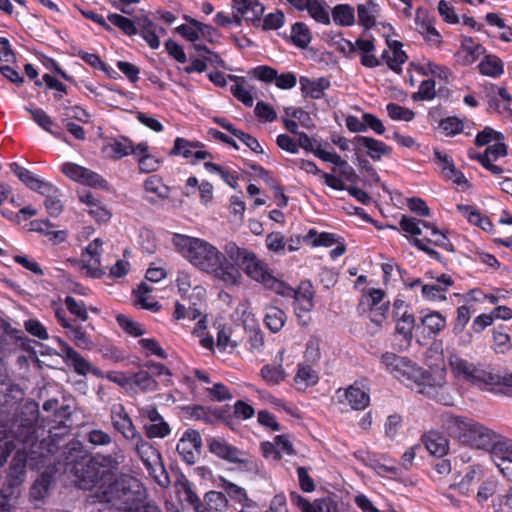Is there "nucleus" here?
<instances>
[{
	"mask_svg": "<svg viewBox=\"0 0 512 512\" xmlns=\"http://www.w3.org/2000/svg\"><path fill=\"white\" fill-rule=\"evenodd\" d=\"M209 451L231 463H251L246 453L230 445L225 440L213 438L208 443Z\"/></svg>",
	"mask_w": 512,
	"mask_h": 512,
	"instance_id": "aec40b11",
	"label": "nucleus"
},
{
	"mask_svg": "<svg viewBox=\"0 0 512 512\" xmlns=\"http://www.w3.org/2000/svg\"><path fill=\"white\" fill-rule=\"evenodd\" d=\"M233 78L236 80V83L231 86V93L245 106L251 107L254 103L255 88L247 85L244 80L240 81L238 77L234 76Z\"/></svg>",
	"mask_w": 512,
	"mask_h": 512,
	"instance_id": "37998d69",
	"label": "nucleus"
},
{
	"mask_svg": "<svg viewBox=\"0 0 512 512\" xmlns=\"http://www.w3.org/2000/svg\"><path fill=\"white\" fill-rule=\"evenodd\" d=\"M345 398L352 409H365L370 402L369 394L361 388L358 383H354L345 391Z\"/></svg>",
	"mask_w": 512,
	"mask_h": 512,
	"instance_id": "c9c22d12",
	"label": "nucleus"
},
{
	"mask_svg": "<svg viewBox=\"0 0 512 512\" xmlns=\"http://www.w3.org/2000/svg\"><path fill=\"white\" fill-rule=\"evenodd\" d=\"M252 280L283 297H293L294 311L299 319L306 316L314 306L315 292L310 282H301L295 290L277 278L268 264L262 259L259 261Z\"/></svg>",
	"mask_w": 512,
	"mask_h": 512,
	"instance_id": "7ed1b4c3",
	"label": "nucleus"
},
{
	"mask_svg": "<svg viewBox=\"0 0 512 512\" xmlns=\"http://www.w3.org/2000/svg\"><path fill=\"white\" fill-rule=\"evenodd\" d=\"M30 113L34 122L46 132L53 135L55 138L67 142L65 135L62 132L54 131V121L52 118L41 108H26Z\"/></svg>",
	"mask_w": 512,
	"mask_h": 512,
	"instance_id": "72a5a7b5",
	"label": "nucleus"
},
{
	"mask_svg": "<svg viewBox=\"0 0 512 512\" xmlns=\"http://www.w3.org/2000/svg\"><path fill=\"white\" fill-rule=\"evenodd\" d=\"M291 39L297 47L306 48L312 40L310 29L303 22L293 24L291 28Z\"/></svg>",
	"mask_w": 512,
	"mask_h": 512,
	"instance_id": "09e8293b",
	"label": "nucleus"
},
{
	"mask_svg": "<svg viewBox=\"0 0 512 512\" xmlns=\"http://www.w3.org/2000/svg\"><path fill=\"white\" fill-rule=\"evenodd\" d=\"M236 318L241 321L243 326L246 327H257V319L250 309V305L247 301L240 302L235 309Z\"/></svg>",
	"mask_w": 512,
	"mask_h": 512,
	"instance_id": "4d7b16f0",
	"label": "nucleus"
},
{
	"mask_svg": "<svg viewBox=\"0 0 512 512\" xmlns=\"http://www.w3.org/2000/svg\"><path fill=\"white\" fill-rule=\"evenodd\" d=\"M424 443L430 454L434 456L443 457L449 451L448 439L437 432H429L425 435Z\"/></svg>",
	"mask_w": 512,
	"mask_h": 512,
	"instance_id": "e433bc0d",
	"label": "nucleus"
},
{
	"mask_svg": "<svg viewBox=\"0 0 512 512\" xmlns=\"http://www.w3.org/2000/svg\"><path fill=\"white\" fill-rule=\"evenodd\" d=\"M384 296L385 293L382 289L370 288L365 290L359 302V310L366 313L367 310L386 304L387 302L383 301Z\"/></svg>",
	"mask_w": 512,
	"mask_h": 512,
	"instance_id": "79ce46f5",
	"label": "nucleus"
},
{
	"mask_svg": "<svg viewBox=\"0 0 512 512\" xmlns=\"http://www.w3.org/2000/svg\"><path fill=\"white\" fill-rule=\"evenodd\" d=\"M498 482L494 477H488L481 481L476 499L479 503L487 501L491 496H493L497 490Z\"/></svg>",
	"mask_w": 512,
	"mask_h": 512,
	"instance_id": "680f3d73",
	"label": "nucleus"
},
{
	"mask_svg": "<svg viewBox=\"0 0 512 512\" xmlns=\"http://www.w3.org/2000/svg\"><path fill=\"white\" fill-rule=\"evenodd\" d=\"M141 28V35L147 44L152 49H158L160 47V36L166 33L165 29L157 26L152 20L147 17L139 20Z\"/></svg>",
	"mask_w": 512,
	"mask_h": 512,
	"instance_id": "473e14b6",
	"label": "nucleus"
},
{
	"mask_svg": "<svg viewBox=\"0 0 512 512\" xmlns=\"http://www.w3.org/2000/svg\"><path fill=\"white\" fill-rule=\"evenodd\" d=\"M98 466L96 460L88 463L86 472L90 474V479H82L79 483L81 488L99 487L105 500L112 502L117 512H158L156 506L145 503L144 493L138 484L136 490H132L131 486L127 488L125 480L116 481L110 470H100Z\"/></svg>",
	"mask_w": 512,
	"mask_h": 512,
	"instance_id": "f03ea898",
	"label": "nucleus"
},
{
	"mask_svg": "<svg viewBox=\"0 0 512 512\" xmlns=\"http://www.w3.org/2000/svg\"><path fill=\"white\" fill-rule=\"evenodd\" d=\"M217 481V486L222 488L226 494L237 503L245 501L248 497L246 490L237 484H234L223 477H219Z\"/></svg>",
	"mask_w": 512,
	"mask_h": 512,
	"instance_id": "603ef678",
	"label": "nucleus"
},
{
	"mask_svg": "<svg viewBox=\"0 0 512 512\" xmlns=\"http://www.w3.org/2000/svg\"><path fill=\"white\" fill-rule=\"evenodd\" d=\"M68 334L70 339L75 343V345L84 350H91L94 347L93 341L86 334L85 331L79 326L72 325L68 329Z\"/></svg>",
	"mask_w": 512,
	"mask_h": 512,
	"instance_id": "6e6d98bb",
	"label": "nucleus"
},
{
	"mask_svg": "<svg viewBox=\"0 0 512 512\" xmlns=\"http://www.w3.org/2000/svg\"><path fill=\"white\" fill-rule=\"evenodd\" d=\"M413 66L415 71L423 76L433 75L446 81L451 76V71L449 68L438 65L432 61H423Z\"/></svg>",
	"mask_w": 512,
	"mask_h": 512,
	"instance_id": "c03bdc74",
	"label": "nucleus"
},
{
	"mask_svg": "<svg viewBox=\"0 0 512 512\" xmlns=\"http://www.w3.org/2000/svg\"><path fill=\"white\" fill-rule=\"evenodd\" d=\"M175 250L194 268L207 274L225 287H236L245 273L252 280L260 258L235 242H227L222 250L211 242L183 234H174Z\"/></svg>",
	"mask_w": 512,
	"mask_h": 512,
	"instance_id": "f257e3e1",
	"label": "nucleus"
},
{
	"mask_svg": "<svg viewBox=\"0 0 512 512\" xmlns=\"http://www.w3.org/2000/svg\"><path fill=\"white\" fill-rule=\"evenodd\" d=\"M140 347L149 356H156L161 359L167 358V353L161 347L160 343L154 338H143L138 341Z\"/></svg>",
	"mask_w": 512,
	"mask_h": 512,
	"instance_id": "338daca9",
	"label": "nucleus"
},
{
	"mask_svg": "<svg viewBox=\"0 0 512 512\" xmlns=\"http://www.w3.org/2000/svg\"><path fill=\"white\" fill-rule=\"evenodd\" d=\"M54 340L59 345L60 355L64 361L69 362L77 374L87 375L91 370V363L61 338L55 337Z\"/></svg>",
	"mask_w": 512,
	"mask_h": 512,
	"instance_id": "b1692460",
	"label": "nucleus"
},
{
	"mask_svg": "<svg viewBox=\"0 0 512 512\" xmlns=\"http://www.w3.org/2000/svg\"><path fill=\"white\" fill-rule=\"evenodd\" d=\"M117 323L119 326L128 334L138 337L145 333V328L139 324L138 322L131 319L129 316L124 314H119L116 317Z\"/></svg>",
	"mask_w": 512,
	"mask_h": 512,
	"instance_id": "052dcab7",
	"label": "nucleus"
},
{
	"mask_svg": "<svg viewBox=\"0 0 512 512\" xmlns=\"http://www.w3.org/2000/svg\"><path fill=\"white\" fill-rule=\"evenodd\" d=\"M334 22L339 26H352L355 23V14L352 6L348 4L336 5L331 12Z\"/></svg>",
	"mask_w": 512,
	"mask_h": 512,
	"instance_id": "49530a36",
	"label": "nucleus"
},
{
	"mask_svg": "<svg viewBox=\"0 0 512 512\" xmlns=\"http://www.w3.org/2000/svg\"><path fill=\"white\" fill-rule=\"evenodd\" d=\"M31 230L42 233L44 235L50 236L54 242L60 243L66 239V233L64 231H54L52 230V225L47 221H32L31 222Z\"/></svg>",
	"mask_w": 512,
	"mask_h": 512,
	"instance_id": "864d4df0",
	"label": "nucleus"
},
{
	"mask_svg": "<svg viewBox=\"0 0 512 512\" xmlns=\"http://www.w3.org/2000/svg\"><path fill=\"white\" fill-rule=\"evenodd\" d=\"M107 19L126 35L133 36L137 34V27L131 19L117 13H110Z\"/></svg>",
	"mask_w": 512,
	"mask_h": 512,
	"instance_id": "5fc2aeb1",
	"label": "nucleus"
},
{
	"mask_svg": "<svg viewBox=\"0 0 512 512\" xmlns=\"http://www.w3.org/2000/svg\"><path fill=\"white\" fill-rule=\"evenodd\" d=\"M482 75L497 78L503 74V62L494 55L485 56L478 65Z\"/></svg>",
	"mask_w": 512,
	"mask_h": 512,
	"instance_id": "a18cd8bd",
	"label": "nucleus"
},
{
	"mask_svg": "<svg viewBox=\"0 0 512 512\" xmlns=\"http://www.w3.org/2000/svg\"><path fill=\"white\" fill-rule=\"evenodd\" d=\"M131 378L132 384H135L144 392H152L157 390V382L147 371H139Z\"/></svg>",
	"mask_w": 512,
	"mask_h": 512,
	"instance_id": "69168bd1",
	"label": "nucleus"
},
{
	"mask_svg": "<svg viewBox=\"0 0 512 512\" xmlns=\"http://www.w3.org/2000/svg\"><path fill=\"white\" fill-rule=\"evenodd\" d=\"M415 25L416 30L430 46L435 48L441 47L443 43L442 35L434 27L426 9L419 7L416 10Z\"/></svg>",
	"mask_w": 512,
	"mask_h": 512,
	"instance_id": "6ab92c4d",
	"label": "nucleus"
},
{
	"mask_svg": "<svg viewBox=\"0 0 512 512\" xmlns=\"http://www.w3.org/2000/svg\"><path fill=\"white\" fill-rule=\"evenodd\" d=\"M415 25L416 30L430 46L435 48L441 47L443 43L442 35L434 27L426 9L419 7L416 10Z\"/></svg>",
	"mask_w": 512,
	"mask_h": 512,
	"instance_id": "a211bd4d",
	"label": "nucleus"
},
{
	"mask_svg": "<svg viewBox=\"0 0 512 512\" xmlns=\"http://www.w3.org/2000/svg\"><path fill=\"white\" fill-rule=\"evenodd\" d=\"M298 141V147L300 146L304 150L312 152L319 159H321L322 154L331 153V151L324 149L321 144L310 138L306 133H299Z\"/></svg>",
	"mask_w": 512,
	"mask_h": 512,
	"instance_id": "bf43d9fd",
	"label": "nucleus"
},
{
	"mask_svg": "<svg viewBox=\"0 0 512 512\" xmlns=\"http://www.w3.org/2000/svg\"><path fill=\"white\" fill-rule=\"evenodd\" d=\"M202 312L196 308L195 306H190L186 308L183 304L176 302L175 309L173 312V320L180 321L184 319H188L190 321H195L199 317H201Z\"/></svg>",
	"mask_w": 512,
	"mask_h": 512,
	"instance_id": "0e129e2a",
	"label": "nucleus"
},
{
	"mask_svg": "<svg viewBox=\"0 0 512 512\" xmlns=\"http://www.w3.org/2000/svg\"><path fill=\"white\" fill-rule=\"evenodd\" d=\"M188 24H182L175 28V31L190 42H196L201 37H208L211 35L213 28L210 25L204 24L196 19L185 16Z\"/></svg>",
	"mask_w": 512,
	"mask_h": 512,
	"instance_id": "bb28decb",
	"label": "nucleus"
},
{
	"mask_svg": "<svg viewBox=\"0 0 512 512\" xmlns=\"http://www.w3.org/2000/svg\"><path fill=\"white\" fill-rule=\"evenodd\" d=\"M422 297L430 302H440L446 300V292L444 287L441 288L438 284L429 283L422 285Z\"/></svg>",
	"mask_w": 512,
	"mask_h": 512,
	"instance_id": "774afa93",
	"label": "nucleus"
},
{
	"mask_svg": "<svg viewBox=\"0 0 512 512\" xmlns=\"http://www.w3.org/2000/svg\"><path fill=\"white\" fill-rule=\"evenodd\" d=\"M299 82L303 96L312 99L322 98L325 91L330 87V81L325 77H320L318 79L301 77Z\"/></svg>",
	"mask_w": 512,
	"mask_h": 512,
	"instance_id": "7c9ffc66",
	"label": "nucleus"
},
{
	"mask_svg": "<svg viewBox=\"0 0 512 512\" xmlns=\"http://www.w3.org/2000/svg\"><path fill=\"white\" fill-rule=\"evenodd\" d=\"M375 12L376 4L372 1L358 5L357 13L359 23L367 28L373 26L375 24Z\"/></svg>",
	"mask_w": 512,
	"mask_h": 512,
	"instance_id": "13d9d810",
	"label": "nucleus"
},
{
	"mask_svg": "<svg viewBox=\"0 0 512 512\" xmlns=\"http://www.w3.org/2000/svg\"><path fill=\"white\" fill-rule=\"evenodd\" d=\"M172 154L180 155L193 163L210 157V154L203 149V145L200 142H190L180 137L174 141Z\"/></svg>",
	"mask_w": 512,
	"mask_h": 512,
	"instance_id": "4be33fe9",
	"label": "nucleus"
},
{
	"mask_svg": "<svg viewBox=\"0 0 512 512\" xmlns=\"http://www.w3.org/2000/svg\"><path fill=\"white\" fill-rule=\"evenodd\" d=\"M260 374L262 379L269 385H278L287 376V373L282 367V365H265L262 367Z\"/></svg>",
	"mask_w": 512,
	"mask_h": 512,
	"instance_id": "3c124183",
	"label": "nucleus"
},
{
	"mask_svg": "<svg viewBox=\"0 0 512 512\" xmlns=\"http://www.w3.org/2000/svg\"><path fill=\"white\" fill-rule=\"evenodd\" d=\"M62 173L72 181L90 187H106V181L96 172L80 166L73 162H66L61 165Z\"/></svg>",
	"mask_w": 512,
	"mask_h": 512,
	"instance_id": "9d476101",
	"label": "nucleus"
},
{
	"mask_svg": "<svg viewBox=\"0 0 512 512\" xmlns=\"http://www.w3.org/2000/svg\"><path fill=\"white\" fill-rule=\"evenodd\" d=\"M446 384V372L444 368L431 369L430 372L421 369V376L416 377L412 388L439 402H445V397L440 395L439 390Z\"/></svg>",
	"mask_w": 512,
	"mask_h": 512,
	"instance_id": "6e6552de",
	"label": "nucleus"
},
{
	"mask_svg": "<svg viewBox=\"0 0 512 512\" xmlns=\"http://www.w3.org/2000/svg\"><path fill=\"white\" fill-rule=\"evenodd\" d=\"M113 428L119 432L126 441H132L140 433L122 404H114L110 414Z\"/></svg>",
	"mask_w": 512,
	"mask_h": 512,
	"instance_id": "dca6fc26",
	"label": "nucleus"
},
{
	"mask_svg": "<svg viewBox=\"0 0 512 512\" xmlns=\"http://www.w3.org/2000/svg\"><path fill=\"white\" fill-rule=\"evenodd\" d=\"M355 53L360 56V62L367 68H375L381 64L376 56L375 40L371 37H360L356 40Z\"/></svg>",
	"mask_w": 512,
	"mask_h": 512,
	"instance_id": "cd10ccee",
	"label": "nucleus"
},
{
	"mask_svg": "<svg viewBox=\"0 0 512 512\" xmlns=\"http://www.w3.org/2000/svg\"><path fill=\"white\" fill-rule=\"evenodd\" d=\"M143 199L152 205H158L168 199L170 187L159 175H150L143 181Z\"/></svg>",
	"mask_w": 512,
	"mask_h": 512,
	"instance_id": "f3484780",
	"label": "nucleus"
},
{
	"mask_svg": "<svg viewBox=\"0 0 512 512\" xmlns=\"http://www.w3.org/2000/svg\"><path fill=\"white\" fill-rule=\"evenodd\" d=\"M485 476V467L482 464L471 465L462 479L453 485L463 495H470L474 492L475 486L480 484Z\"/></svg>",
	"mask_w": 512,
	"mask_h": 512,
	"instance_id": "a878e982",
	"label": "nucleus"
},
{
	"mask_svg": "<svg viewBox=\"0 0 512 512\" xmlns=\"http://www.w3.org/2000/svg\"><path fill=\"white\" fill-rule=\"evenodd\" d=\"M321 160L325 162H329L339 167V173L347 181L356 182L358 176L355 170L347 163V161L343 160L337 153L331 151L330 154H322Z\"/></svg>",
	"mask_w": 512,
	"mask_h": 512,
	"instance_id": "58836bf2",
	"label": "nucleus"
},
{
	"mask_svg": "<svg viewBox=\"0 0 512 512\" xmlns=\"http://www.w3.org/2000/svg\"><path fill=\"white\" fill-rule=\"evenodd\" d=\"M402 47V43L397 40H387V48L381 54V60L396 73L402 70V65L408 59Z\"/></svg>",
	"mask_w": 512,
	"mask_h": 512,
	"instance_id": "393cba45",
	"label": "nucleus"
},
{
	"mask_svg": "<svg viewBox=\"0 0 512 512\" xmlns=\"http://www.w3.org/2000/svg\"><path fill=\"white\" fill-rule=\"evenodd\" d=\"M240 342L231 326L224 325L218 328L216 346L220 351L231 353L238 348Z\"/></svg>",
	"mask_w": 512,
	"mask_h": 512,
	"instance_id": "f704fd0d",
	"label": "nucleus"
},
{
	"mask_svg": "<svg viewBox=\"0 0 512 512\" xmlns=\"http://www.w3.org/2000/svg\"><path fill=\"white\" fill-rule=\"evenodd\" d=\"M448 365L453 375L460 380L470 383H477L481 380H486L484 371L456 354H451L449 356Z\"/></svg>",
	"mask_w": 512,
	"mask_h": 512,
	"instance_id": "4468645a",
	"label": "nucleus"
},
{
	"mask_svg": "<svg viewBox=\"0 0 512 512\" xmlns=\"http://www.w3.org/2000/svg\"><path fill=\"white\" fill-rule=\"evenodd\" d=\"M79 200L86 206L85 211L97 222H106L110 219L109 210L91 192L80 193Z\"/></svg>",
	"mask_w": 512,
	"mask_h": 512,
	"instance_id": "c85d7f7f",
	"label": "nucleus"
},
{
	"mask_svg": "<svg viewBox=\"0 0 512 512\" xmlns=\"http://www.w3.org/2000/svg\"><path fill=\"white\" fill-rule=\"evenodd\" d=\"M486 451L500 473L505 477H512V440L495 432L493 444Z\"/></svg>",
	"mask_w": 512,
	"mask_h": 512,
	"instance_id": "1a4fd4ad",
	"label": "nucleus"
},
{
	"mask_svg": "<svg viewBox=\"0 0 512 512\" xmlns=\"http://www.w3.org/2000/svg\"><path fill=\"white\" fill-rule=\"evenodd\" d=\"M10 168L19 178V180L30 189L35 190L41 194H49L51 192H55V187L51 183L42 180L33 174L30 170L18 165L17 163H12Z\"/></svg>",
	"mask_w": 512,
	"mask_h": 512,
	"instance_id": "5701e85b",
	"label": "nucleus"
},
{
	"mask_svg": "<svg viewBox=\"0 0 512 512\" xmlns=\"http://www.w3.org/2000/svg\"><path fill=\"white\" fill-rule=\"evenodd\" d=\"M104 153L111 158L121 159L136 152V144L127 138L114 139L108 142L104 148Z\"/></svg>",
	"mask_w": 512,
	"mask_h": 512,
	"instance_id": "2f4dec72",
	"label": "nucleus"
},
{
	"mask_svg": "<svg viewBox=\"0 0 512 512\" xmlns=\"http://www.w3.org/2000/svg\"><path fill=\"white\" fill-rule=\"evenodd\" d=\"M232 16L235 23L260 21L265 11L259 0H232Z\"/></svg>",
	"mask_w": 512,
	"mask_h": 512,
	"instance_id": "9b49d317",
	"label": "nucleus"
},
{
	"mask_svg": "<svg viewBox=\"0 0 512 512\" xmlns=\"http://www.w3.org/2000/svg\"><path fill=\"white\" fill-rule=\"evenodd\" d=\"M381 368L392 374L407 386H413L416 377L421 376V368L405 357L386 352L380 358Z\"/></svg>",
	"mask_w": 512,
	"mask_h": 512,
	"instance_id": "423d86ee",
	"label": "nucleus"
},
{
	"mask_svg": "<svg viewBox=\"0 0 512 512\" xmlns=\"http://www.w3.org/2000/svg\"><path fill=\"white\" fill-rule=\"evenodd\" d=\"M134 158L137 160L141 172H154L160 167V159L150 153L149 146L146 142L136 144Z\"/></svg>",
	"mask_w": 512,
	"mask_h": 512,
	"instance_id": "c756f323",
	"label": "nucleus"
},
{
	"mask_svg": "<svg viewBox=\"0 0 512 512\" xmlns=\"http://www.w3.org/2000/svg\"><path fill=\"white\" fill-rule=\"evenodd\" d=\"M202 439L196 430H186L179 439L176 450L182 460L189 465L196 462L199 457Z\"/></svg>",
	"mask_w": 512,
	"mask_h": 512,
	"instance_id": "ddd939ff",
	"label": "nucleus"
},
{
	"mask_svg": "<svg viewBox=\"0 0 512 512\" xmlns=\"http://www.w3.org/2000/svg\"><path fill=\"white\" fill-rule=\"evenodd\" d=\"M399 224L403 231L415 236V238L412 240V244L414 246H416L419 250L424 251L432 258L439 257V253L432 249L428 245L429 242H427V237L433 238L431 236V227H436L435 225L407 216H403Z\"/></svg>",
	"mask_w": 512,
	"mask_h": 512,
	"instance_id": "0eeeda50",
	"label": "nucleus"
},
{
	"mask_svg": "<svg viewBox=\"0 0 512 512\" xmlns=\"http://www.w3.org/2000/svg\"><path fill=\"white\" fill-rule=\"evenodd\" d=\"M293 380L298 390H305L308 387L314 386L318 382L319 377L313 368L300 363Z\"/></svg>",
	"mask_w": 512,
	"mask_h": 512,
	"instance_id": "4c0bfd02",
	"label": "nucleus"
},
{
	"mask_svg": "<svg viewBox=\"0 0 512 512\" xmlns=\"http://www.w3.org/2000/svg\"><path fill=\"white\" fill-rule=\"evenodd\" d=\"M129 443L133 445L135 452L141 458L155 481L161 487H167L170 483V479L164 468L161 455L158 450L150 442L146 441L141 433L138 434L137 438L129 441Z\"/></svg>",
	"mask_w": 512,
	"mask_h": 512,
	"instance_id": "39448f33",
	"label": "nucleus"
},
{
	"mask_svg": "<svg viewBox=\"0 0 512 512\" xmlns=\"http://www.w3.org/2000/svg\"><path fill=\"white\" fill-rule=\"evenodd\" d=\"M389 117L396 121H412L415 117V113L406 107L400 106L396 103H389L386 106Z\"/></svg>",
	"mask_w": 512,
	"mask_h": 512,
	"instance_id": "e2e57ef3",
	"label": "nucleus"
},
{
	"mask_svg": "<svg viewBox=\"0 0 512 512\" xmlns=\"http://www.w3.org/2000/svg\"><path fill=\"white\" fill-rule=\"evenodd\" d=\"M103 241L95 238L89 243L81 254L82 267L86 270L87 275L93 278H100L104 274L101 267Z\"/></svg>",
	"mask_w": 512,
	"mask_h": 512,
	"instance_id": "f8f14e48",
	"label": "nucleus"
},
{
	"mask_svg": "<svg viewBox=\"0 0 512 512\" xmlns=\"http://www.w3.org/2000/svg\"><path fill=\"white\" fill-rule=\"evenodd\" d=\"M421 325L430 335H436L446 327V317L438 311H429L421 317Z\"/></svg>",
	"mask_w": 512,
	"mask_h": 512,
	"instance_id": "ea45409f",
	"label": "nucleus"
},
{
	"mask_svg": "<svg viewBox=\"0 0 512 512\" xmlns=\"http://www.w3.org/2000/svg\"><path fill=\"white\" fill-rule=\"evenodd\" d=\"M286 320V313L282 309L275 306L266 307L264 322L271 332H279L285 325Z\"/></svg>",
	"mask_w": 512,
	"mask_h": 512,
	"instance_id": "a19ab883",
	"label": "nucleus"
},
{
	"mask_svg": "<svg viewBox=\"0 0 512 512\" xmlns=\"http://www.w3.org/2000/svg\"><path fill=\"white\" fill-rule=\"evenodd\" d=\"M309 15L318 23L328 25L330 24V13L328 6L322 0H310L306 9Z\"/></svg>",
	"mask_w": 512,
	"mask_h": 512,
	"instance_id": "de8ad7c7",
	"label": "nucleus"
},
{
	"mask_svg": "<svg viewBox=\"0 0 512 512\" xmlns=\"http://www.w3.org/2000/svg\"><path fill=\"white\" fill-rule=\"evenodd\" d=\"M353 150L356 154L365 151L373 161H379L392 152L390 146L384 142L368 136H356L352 140Z\"/></svg>",
	"mask_w": 512,
	"mask_h": 512,
	"instance_id": "2eb2a0df",
	"label": "nucleus"
},
{
	"mask_svg": "<svg viewBox=\"0 0 512 512\" xmlns=\"http://www.w3.org/2000/svg\"><path fill=\"white\" fill-rule=\"evenodd\" d=\"M304 240L309 242L313 247L324 246L330 247L336 243V235L329 232L318 233L315 229H310Z\"/></svg>",
	"mask_w": 512,
	"mask_h": 512,
	"instance_id": "8fccbe9b",
	"label": "nucleus"
},
{
	"mask_svg": "<svg viewBox=\"0 0 512 512\" xmlns=\"http://www.w3.org/2000/svg\"><path fill=\"white\" fill-rule=\"evenodd\" d=\"M446 427L451 437L476 450H487L495 437L493 430L467 417H449Z\"/></svg>",
	"mask_w": 512,
	"mask_h": 512,
	"instance_id": "20e7f679",
	"label": "nucleus"
},
{
	"mask_svg": "<svg viewBox=\"0 0 512 512\" xmlns=\"http://www.w3.org/2000/svg\"><path fill=\"white\" fill-rule=\"evenodd\" d=\"M484 53L485 48L481 44L477 43L472 37L463 36L460 46L454 54V59L461 66H470Z\"/></svg>",
	"mask_w": 512,
	"mask_h": 512,
	"instance_id": "412c9836",
	"label": "nucleus"
}]
</instances>
